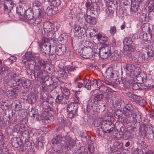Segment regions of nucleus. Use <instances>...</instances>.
Returning a JSON list of instances; mask_svg holds the SVG:
<instances>
[{"mask_svg":"<svg viewBox=\"0 0 154 154\" xmlns=\"http://www.w3.org/2000/svg\"><path fill=\"white\" fill-rule=\"evenodd\" d=\"M152 49H153V47L151 45L148 46L146 48L147 55L149 57H152L153 56L154 53Z\"/></svg>","mask_w":154,"mask_h":154,"instance_id":"79ce46f5","label":"nucleus"},{"mask_svg":"<svg viewBox=\"0 0 154 154\" xmlns=\"http://www.w3.org/2000/svg\"><path fill=\"white\" fill-rule=\"evenodd\" d=\"M137 58L135 59L136 60V61L138 62H142L143 60V56L141 54H139V55H137Z\"/></svg>","mask_w":154,"mask_h":154,"instance_id":"e2e57ef3","label":"nucleus"},{"mask_svg":"<svg viewBox=\"0 0 154 154\" xmlns=\"http://www.w3.org/2000/svg\"><path fill=\"white\" fill-rule=\"evenodd\" d=\"M41 91L44 92L45 94L48 93L49 89L48 87H42Z\"/></svg>","mask_w":154,"mask_h":154,"instance_id":"338daca9","label":"nucleus"},{"mask_svg":"<svg viewBox=\"0 0 154 154\" xmlns=\"http://www.w3.org/2000/svg\"><path fill=\"white\" fill-rule=\"evenodd\" d=\"M31 133H32L33 135L36 136L39 134L40 131L39 130L33 129L32 131L31 130Z\"/></svg>","mask_w":154,"mask_h":154,"instance_id":"680f3d73","label":"nucleus"},{"mask_svg":"<svg viewBox=\"0 0 154 154\" xmlns=\"http://www.w3.org/2000/svg\"><path fill=\"white\" fill-rule=\"evenodd\" d=\"M26 11L24 9L23 7H17L16 8V12L17 14L20 16L23 17L25 15Z\"/></svg>","mask_w":154,"mask_h":154,"instance_id":"4c0bfd02","label":"nucleus"},{"mask_svg":"<svg viewBox=\"0 0 154 154\" xmlns=\"http://www.w3.org/2000/svg\"><path fill=\"white\" fill-rule=\"evenodd\" d=\"M148 11H150V13L149 14V15L150 17L152 18V16H151V14H152L153 13L154 14V12L152 11L154 10V0H152V1L151 2V3L150 4V5L148 7Z\"/></svg>","mask_w":154,"mask_h":154,"instance_id":"de8ad7c7","label":"nucleus"},{"mask_svg":"<svg viewBox=\"0 0 154 154\" xmlns=\"http://www.w3.org/2000/svg\"><path fill=\"white\" fill-rule=\"evenodd\" d=\"M66 47L63 45H59L55 47V52L58 56H60L64 54L66 52Z\"/></svg>","mask_w":154,"mask_h":154,"instance_id":"6ab92c4d","label":"nucleus"},{"mask_svg":"<svg viewBox=\"0 0 154 154\" xmlns=\"http://www.w3.org/2000/svg\"><path fill=\"white\" fill-rule=\"evenodd\" d=\"M130 84V86L131 87H139V85L137 83H136L134 81H129V82Z\"/></svg>","mask_w":154,"mask_h":154,"instance_id":"052dcab7","label":"nucleus"},{"mask_svg":"<svg viewBox=\"0 0 154 154\" xmlns=\"http://www.w3.org/2000/svg\"><path fill=\"white\" fill-rule=\"evenodd\" d=\"M104 91L103 92L106 94V98L107 100L114 107H116L117 106L121 105L122 100L118 97L116 92L113 91L110 87H104Z\"/></svg>","mask_w":154,"mask_h":154,"instance_id":"f257e3e1","label":"nucleus"},{"mask_svg":"<svg viewBox=\"0 0 154 154\" xmlns=\"http://www.w3.org/2000/svg\"><path fill=\"white\" fill-rule=\"evenodd\" d=\"M86 30L83 27L80 26H76L74 29V35L78 37L82 36L84 35Z\"/></svg>","mask_w":154,"mask_h":154,"instance_id":"aec40b11","label":"nucleus"},{"mask_svg":"<svg viewBox=\"0 0 154 154\" xmlns=\"http://www.w3.org/2000/svg\"><path fill=\"white\" fill-rule=\"evenodd\" d=\"M103 97V95L102 94H99L95 96L93 100L94 102H97L100 100Z\"/></svg>","mask_w":154,"mask_h":154,"instance_id":"6e6d98bb","label":"nucleus"},{"mask_svg":"<svg viewBox=\"0 0 154 154\" xmlns=\"http://www.w3.org/2000/svg\"><path fill=\"white\" fill-rule=\"evenodd\" d=\"M128 96L131 100L135 101L139 105L143 106L144 102H145V100L142 97L130 93H129Z\"/></svg>","mask_w":154,"mask_h":154,"instance_id":"dca6fc26","label":"nucleus"},{"mask_svg":"<svg viewBox=\"0 0 154 154\" xmlns=\"http://www.w3.org/2000/svg\"><path fill=\"white\" fill-rule=\"evenodd\" d=\"M140 21H141L143 23H145L147 22V15L146 14L143 13L140 15Z\"/></svg>","mask_w":154,"mask_h":154,"instance_id":"09e8293b","label":"nucleus"},{"mask_svg":"<svg viewBox=\"0 0 154 154\" xmlns=\"http://www.w3.org/2000/svg\"><path fill=\"white\" fill-rule=\"evenodd\" d=\"M115 73L116 72L115 71H111L109 69L107 70L106 72V74L108 77L109 78H114V80L117 76V74Z\"/></svg>","mask_w":154,"mask_h":154,"instance_id":"c9c22d12","label":"nucleus"},{"mask_svg":"<svg viewBox=\"0 0 154 154\" xmlns=\"http://www.w3.org/2000/svg\"><path fill=\"white\" fill-rule=\"evenodd\" d=\"M25 17L26 19L28 20H32L34 17L33 11L32 8H28L25 12Z\"/></svg>","mask_w":154,"mask_h":154,"instance_id":"393cba45","label":"nucleus"},{"mask_svg":"<svg viewBox=\"0 0 154 154\" xmlns=\"http://www.w3.org/2000/svg\"><path fill=\"white\" fill-rule=\"evenodd\" d=\"M47 13L49 15H52L55 13V12L58 10V8L57 7H54L52 6L48 7L47 8Z\"/></svg>","mask_w":154,"mask_h":154,"instance_id":"473e14b6","label":"nucleus"},{"mask_svg":"<svg viewBox=\"0 0 154 154\" xmlns=\"http://www.w3.org/2000/svg\"><path fill=\"white\" fill-rule=\"evenodd\" d=\"M66 139V135L64 136L62 134H59L52 139V143L54 145L53 147L55 152H60L64 146V143Z\"/></svg>","mask_w":154,"mask_h":154,"instance_id":"39448f33","label":"nucleus"},{"mask_svg":"<svg viewBox=\"0 0 154 154\" xmlns=\"http://www.w3.org/2000/svg\"><path fill=\"white\" fill-rule=\"evenodd\" d=\"M134 48L133 45L125 46L124 47L123 53L125 55H128L134 51Z\"/></svg>","mask_w":154,"mask_h":154,"instance_id":"a878e982","label":"nucleus"},{"mask_svg":"<svg viewBox=\"0 0 154 154\" xmlns=\"http://www.w3.org/2000/svg\"><path fill=\"white\" fill-rule=\"evenodd\" d=\"M8 4L7 3V2L6 1H5L4 3V9L5 11H8V10H9L8 6H9L10 4L8 3Z\"/></svg>","mask_w":154,"mask_h":154,"instance_id":"69168bd1","label":"nucleus"},{"mask_svg":"<svg viewBox=\"0 0 154 154\" xmlns=\"http://www.w3.org/2000/svg\"><path fill=\"white\" fill-rule=\"evenodd\" d=\"M141 134L148 139L152 140L154 139V125L152 124L141 125L139 128Z\"/></svg>","mask_w":154,"mask_h":154,"instance_id":"20e7f679","label":"nucleus"},{"mask_svg":"<svg viewBox=\"0 0 154 154\" xmlns=\"http://www.w3.org/2000/svg\"><path fill=\"white\" fill-rule=\"evenodd\" d=\"M37 92L35 91L34 93L32 92L31 94L28 96V99L31 103H33L36 102Z\"/></svg>","mask_w":154,"mask_h":154,"instance_id":"a19ab883","label":"nucleus"},{"mask_svg":"<svg viewBox=\"0 0 154 154\" xmlns=\"http://www.w3.org/2000/svg\"><path fill=\"white\" fill-rule=\"evenodd\" d=\"M58 76L60 78H63L64 76L66 77L67 74L63 69H61L58 71Z\"/></svg>","mask_w":154,"mask_h":154,"instance_id":"864d4df0","label":"nucleus"},{"mask_svg":"<svg viewBox=\"0 0 154 154\" xmlns=\"http://www.w3.org/2000/svg\"><path fill=\"white\" fill-rule=\"evenodd\" d=\"M56 102L58 104H67L69 101L65 99L63 95L58 94L55 99Z\"/></svg>","mask_w":154,"mask_h":154,"instance_id":"412c9836","label":"nucleus"},{"mask_svg":"<svg viewBox=\"0 0 154 154\" xmlns=\"http://www.w3.org/2000/svg\"><path fill=\"white\" fill-rule=\"evenodd\" d=\"M48 41V39L44 37L42 38L41 43H38V47L41 51H44L43 52L45 54L47 53H48L51 50V45L48 43H46Z\"/></svg>","mask_w":154,"mask_h":154,"instance_id":"9b49d317","label":"nucleus"},{"mask_svg":"<svg viewBox=\"0 0 154 154\" xmlns=\"http://www.w3.org/2000/svg\"><path fill=\"white\" fill-rule=\"evenodd\" d=\"M43 29L46 33L51 32L52 33L57 31L59 27L56 26L55 27L54 24L48 21L44 22Z\"/></svg>","mask_w":154,"mask_h":154,"instance_id":"f8f14e48","label":"nucleus"},{"mask_svg":"<svg viewBox=\"0 0 154 154\" xmlns=\"http://www.w3.org/2000/svg\"><path fill=\"white\" fill-rule=\"evenodd\" d=\"M123 42L124 44H125L126 46L131 45L132 44L133 41L131 38L126 37L124 39Z\"/></svg>","mask_w":154,"mask_h":154,"instance_id":"c03bdc74","label":"nucleus"},{"mask_svg":"<svg viewBox=\"0 0 154 154\" xmlns=\"http://www.w3.org/2000/svg\"><path fill=\"white\" fill-rule=\"evenodd\" d=\"M82 148L84 149V147L81 146L79 144H75L74 147L72 148V151L73 153H76L78 154L80 152Z\"/></svg>","mask_w":154,"mask_h":154,"instance_id":"f704fd0d","label":"nucleus"},{"mask_svg":"<svg viewBox=\"0 0 154 154\" xmlns=\"http://www.w3.org/2000/svg\"><path fill=\"white\" fill-rule=\"evenodd\" d=\"M96 133L97 134L98 136L99 137H102L103 136V131L102 130V129L101 128V127L98 128L96 131Z\"/></svg>","mask_w":154,"mask_h":154,"instance_id":"5fc2aeb1","label":"nucleus"},{"mask_svg":"<svg viewBox=\"0 0 154 154\" xmlns=\"http://www.w3.org/2000/svg\"><path fill=\"white\" fill-rule=\"evenodd\" d=\"M100 57L102 59H107L110 55V48L108 46L103 47L98 49Z\"/></svg>","mask_w":154,"mask_h":154,"instance_id":"ddd939ff","label":"nucleus"},{"mask_svg":"<svg viewBox=\"0 0 154 154\" xmlns=\"http://www.w3.org/2000/svg\"><path fill=\"white\" fill-rule=\"evenodd\" d=\"M79 101L74 102L71 103L69 104L67 107V111H71L73 112V113H76L78 108V103Z\"/></svg>","mask_w":154,"mask_h":154,"instance_id":"a211bd4d","label":"nucleus"},{"mask_svg":"<svg viewBox=\"0 0 154 154\" xmlns=\"http://www.w3.org/2000/svg\"><path fill=\"white\" fill-rule=\"evenodd\" d=\"M111 121L104 120L102 118H99L95 120L94 124L95 126L97 127L101 125V128L102 129L104 133H109L115 129V126L112 124Z\"/></svg>","mask_w":154,"mask_h":154,"instance_id":"7ed1b4c3","label":"nucleus"},{"mask_svg":"<svg viewBox=\"0 0 154 154\" xmlns=\"http://www.w3.org/2000/svg\"><path fill=\"white\" fill-rule=\"evenodd\" d=\"M94 100H89L88 101L87 105V111L88 112H89L90 110L92 109H93L94 105H95V103Z\"/></svg>","mask_w":154,"mask_h":154,"instance_id":"ea45409f","label":"nucleus"},{"mask_svg":"<svg viewBox=\"0 0 154 154\" xmlns=\"http://www.w3.org/2000/svg\"><path fill=\"white\" fill-rule=\"evenodd\" d=\"M42 102V107L43 111L48 112L50 111H51V104L47 101H43Z\"/></svg>","mask_w":154,"mask_h":154,"instance_id":"cd10ccee","label":"nucleus"},{"mask_svg":"<svg viewBox=\"0 0 154 154\" xmlns=\"http://www.w3.org/2000/svg\"><path fill=\"white\" fill-rule=\"evenodd\" d=\"M133 65L132 64L128 63L124 66L123 68L126 73L128 74H131L133 72Z\"/></svg>","mask_w":154,"mask_h":154,"instance_id":"c756f323","label":"nucleus"},{"mask_svg":"<svg viewBox=\"0 0 154 154\" xmlns=\"http://www.w3.org/2000/svg\"><path fill=\"white\" fill-rule=\"evenodd\" d=\"M109 32L112 35H114L116 33V28L115 26L110 28Z\"/></svg>","mask_w":154,"mask_h":154,"instance_id":"4d7b16f0","label":"nucleus"},{"mask_svg":"<svg viewBox=\"0 0 154 154\" xmlns=\"http://www.w3.org/2000/svg\"><path fill=\"white\" fill-rule=\"evenodd\" d=\"M35 57L31 52H27L23 56V58L27 61H31V63H32V61L33 60Z\"/></svg>","mask_w":154,"mask_h":154,"instance_id":"2f4dec72","label":"nucleus"},{"mask_svg":"<svg viewBox=\"0 0 154 154\" xmlns=\"http://www.w3.org/2000/svg\"><path fill=\"white\" fill-rule=\"evenodd\" d=\"M15 129L16 131L20 134V139L25 141H28L30 138L31 130L26 128L23 124H21L20 126L17 125L15 126Z\"/></svg>","mask_w":154,"mask_h":154,"instance_id":"0eeeda50","label":"nucleus"},{"mask_svg":"<svg viewBox=\"0 0 154 154\" xmlns=\"http://www.w3.org/2000/svg\"><path fill=\"white\" fill-rule=\"evenodd\" d=\"M132 116L134 122H140L142 120L140 113L138 111L137 112L135 110Z\"/></svg>","mask_w":154,"mask_h":154,"instance_id":"bb28decb","label":"nucleus"},{"mask_svg":"<svg viewBox=\"0 0 154 154\" xmlns=\"http://www.w3.org/2000/svg\"><path fill=\"white\" fill-rule=\"evenodd\" d=\"M7 3L8 4V3L10 4L9 6H8L9 10H11L12 9L14 5H15L14 4L13 2L10 0L6 1Z\"/></svg>","mask_w":154,"mask_h":154,"instance_id":"13d9d810","label":"nucleus"},{"mask_svg":"<svg viewBox=\"0 0 154 154\" xmlns=\"http://www.w3.org/2000/svg\"><path fill=\"white\" fill-rule=\"evenodd\" d=\"M88 14H86L84 16L85 21L90 25H94L96 24L97 21L96 19L94 17H92L89 15Z\"/></svg>","mask_w":154,"mask_h":154,"instance_id":"5701e85b","label":"nucleus"},{"mask_svg":"<svg viewBox=\"0 0 154 154\" xmlns=\"http://www.w3.org/2000/svg\"><path fill=\"white\" fill-rule=\"evenodd\" d=\"M13 104L14 105V107L15 111H17L20 109L21 104L19 102L17 101H15L13 103Z\"/></svg>","mask_w":154,"mask_h":154,"instance_id":"603ef678","label":"nucleus"},{"mask_svg":"<svg viewBox=\"0 0 154 154\" xmlns=\"http://www.w3.org/2000/svg\"><path fill=\"white\" fill-rule=\"evenodd\" d=\"M18 87H15V88H13V87H8L5 91L3 90L0 91V95L2 94H4L5 92L6 93L8 97L10 99H13L17 95V89Z\"/></svg>","mask_w":154,"mask_h":154,"instance_id":"4468645a","label":"nucleus"},{"mask_svg":"<svg viewBox=\"0 0 154 154\" xmlns=\"http://www.w3.org/2000/svg\"><path fill=\"white\" fill-rule=\"evenodd\" d=\"M86 8V14L95 15L100 12V7L96 3L87 2L85 5Z\"/></svg>","mask_w":154,"mask_h":154,"instance_id":"6e6552de","label":"nucleus"},{"mask_svg":"<svg viewBox=\"0 0 154 154\" xmlns=\"http://www.w3.org/2000/svg\"><path fill=\"white\" fill-rule=\"evenodd\" d=\"M135 111L133 106L131 104H127L123 109L122 114L128 118H130Z\"/></svg>","mask_w":154,"mask_h":154,"instance_id":"2eb2a0df","label":"nucleus"},{"mask_svg":"<svg viewBox=\"0 0 154 154\" xmlns=\"http://www.w3.org/2000/svg\"><path fill=\"white\" fill-rule=\"evenodd\" d=\"M131 129H129L130 131L126 132L125 134V137L128 139L133 138L134 134L132 133L136 131V128L134 126H131Z\"/></svg>","mask_w":154,"mask_h":154,"instance_id":"b1692460","label":"nucleus"},{"mask_svg":"<svg viewBox=\"0 0 154 154\" xmlns=\"http://www.w3.org/2000/svg\"><path fill=\"white\" fill-rule=\"evenodd\" d=\"M81 79V78L80 76H77L74 80L73 84L74 86L76 87H82V83L81 82H80L79 81Z\"/></svg>","mask_w":154,"mask_h":154,"instance_id":"49530a36","label":"nucleus"},{"mask_svg":"<svg viewBox=\"0 0 154 154\" xmlns=\"http://www.w3.org/2000/svg\"><path fill=\"white\" fill-rule=\"evenodd\" d=\"M76 67L75 66H69L68 67V69L69 71H72L76 70Z\"/></svg>","mask_w":154,"mask_h":154,"instance_id":"774afa93","label":"nucleus"},{"mask_svg":"<svg viewBox=\"0 0 154 154\" xmlns=\"http://www.w3.org/2000/svg\"><path fill=\"white\" fill-rule=\"evenodd\" d=\"M88 45H86L82 48L80 51L82 52V57L86 58H92L94 54L93 44L90 42H87Z\"/></svg>","mask_w":154,"mask_h":154,"instance_id":"1a4fd4ad","label":"nucleus"},{"mask_svg":"<svg viewBox=\"0 0 154 154\" xmlns=\"http://www.w3.org/2000/svg\"><path fill=\"white\" fill-rule=\"evenodd\" d=\"M62 93L65 96V99L68 100L70 97V93L69 91L66 87H60Z\"/></svg>","mask_w":154,"mask_h":154,"instance_id":"72a5a7b5","label":"nucleus"},{"mask_svg":"<svg viewBox=\"0 0 154 154\" xmlns=\"http://www.w3.org/2000/svg\"><path fill=\"white\" fill-rule=\"evenodd\" d=\"M66 141L65 143V147L67 149H71L74 147L76 143V141L73 139L69 135H66Z\"/></svg>","mask_w":154,"mask_h":154,"instance_id":"f3484780","label":"nucleus"},{"mask_svg":"<svg viewBox=\"0 0 154 154\" xmlns=\"http://www.w3.org/2000/svg\"><path fill=\"white\" fill-rule=\"evenodd\" d=\"M32 62V63H31L30 64L33 66L34 70L32 71L31 73L35 72V73H37L38 72L44 70L42 69L45 68L46 63L44 60L38 56H35Z\"/></svg>","mask_w":154,"mask_h":154,"instance_id":"423d86ee","label":"nucleus"},{"mask_svg":"<svg viewBox=\"0 0 154 154\" xmlns=\"http://www.w3.org/2000/svg\"><path fill=\"white\" fill-rule=\"evenodd\" d=\"M19 74L13 72L11 71L9 72L8 77L10 76L9 79L12 80V86L11 87H30L31 85L30 81L29 80H25L23 78H20L19 77Z\"/></svg>","mask_w":154,"mask_h":154,"instance_id":"f03ea898","label":"nucleus"},{"mask_svg":"<svg viewBox=\"0 0 154 154\" xmlns=\"http://www.w3.org/2000/svg\"><path fill=\"white\" fill-rule=\"evenodd\" d=\"M138 5H134V3L131 6V11L133 16L136 17H137L138 14H139L141 12V9L138 8Z\"/></svg>","mask_w":154,"mask_h":154,"instance_id":"4be33fe9","label":"nucleus"},{"mask_svg":"<svg viewBox=\"0 0 154 154\" xmlns=\"http://www.w3.org/2000/svg\"><path fill=\"white\" fill-rule=\"evenodd\" d=\"M9 105L5 102H0V107L3 110H6L8 109Z\"/></svg>","mask_w":154,"mask_h":154,"instance_id":"8fccbe9b","label":"nucleus"},{"mask_svg":"<svg viewBox=\"0 0 154 154\" xmlns=\"http://www.w3.org/2000/svg\"><path fill=\"white\" fill-rule=\"evenodd\" d=\"M58 123L57 125L59 128L63 127L65 125V121L64 119L62 118L58 119Z\"/></svg>","mask_w":154,"mask_h":154,"instance_id":"3c124183","label":"nucleus"},{"mask_svg":"<svg viewBox=\"0 0 154 154\" xmlns=\"http://www.w3.org/2000/svg\"><path fill=\"white\" fill-rule=\"evenodd\" d=\"M139 38L142 40L148 41L151 38V35L149 33H145L143 32L140 33L139 35Z\"/></svg>","mask_w":154,"mask_h":154,"instance_id":"c85d7f7f","label":"nucleus"},{"mask_svg":"<svg viewBox=\"0 0 154 154\" xmlns=\"http://www.w3.org/2000/svg\"><path fill=\"white\" fill-rule=\"evenodd\" d=\"M41 3L38 0H35L32 4L33 7H38L41 6Z\"/></svg>","mask_w":154,"mask_h":154,"instance_id":"bf43d9fd","label":"nucleus"},{"mask_svg":"<svg viewBox=\"0 0 154 154\" xmlns=\"http://www.w3.org/2000/svg\"><path fill=\"white\" fill-rule=\"evenodd\" d=\"M133 72L132 73L133 74L137 77L140 75L141 70L139 67L138 66H135L134 65L133 66Z\"/></svg>","mask_w":154,"mask_h":154,"instance_id":"37998d69","label":"nucleus"},{"mask_svg":"<svg viewBox=\"0 0 154 154\" xmlns=\"http://www.w3.org/2000/svg\"><path fill=\"white\" fill-rule=\"evenodd\" d=\"M68 113L67 115V117L69 118H73L76 113H73V112L71 111H68Z\"/></svg>","mask_w":154,"mask_h":154,"instance_id":"0e129e2a","label":"nucleus"},{"mask_svg":"<svg viewBox=\"0 0 154 154\" xmlns=\"http://www.w3.org/2000/svg\"><path fill=\"white\" fill-rule=\"evenodd\" d=\"M110 59L112 60L116 61L119 60L120 56L118 51H116L111 54Z\"/></svg>","mask_w":154,"mask_h":154,"instance_id":"58836bf2","label":"nucleus"},{"mask_svg":"<svg viewBox=\"0 0 154 154\" xmlns=\"http://www.w3.org/2000/svg\"><path fill=\"white\" fill-rule=\"evenodd\" d=\"M29 115L31 117L36 118H37L38 117V112L37 109L35 107L32 108L30 111L29 112Z\"/></svg>","mask_w":154,"mask_h":154,"instance_id":"e433bc0d","label":"nucleus"},{"mask_svg":"<svg viewBox=\"0 0 154 154\" xmlns=\"http://www.w3.org/2000/svg\"><path fill=\"white\" fill-rule=\"evenodd\" d=\"M100 82V80L97 81V80L93 79L91 81H88V82L85 83V85L84 87H90L91 86H98V84Z\"/></svg>","mask_w":154,"mask_h":154,"instance_id":"7c9ffc66","label":"nucleus"},{"mask_svg":"<svg viewBox=\"0 0 154 154\" xmlns=\"http://www.w3.org/2000/svg\"><path fill=\"white\" fill-rule=\"evenodd\" d=\"M60 3V0H51L49 5H51V6L57 8V7L59 5Z\"/></svg>","mask_w":154,"mask_h":154,"instance_id":"a18cd8bd","label":"nucleus"},{"mask_svg":"<svg viewBox=\"0 0 154 154\" xmlns=\"http://www.w3.org/2000/svg\"><path fill=\"white\" fill-rule=\"evenodd\" d=\"M30 75L31 78L33 79H37L38 80L44 81H48L49 78V76L47 75L45 70L37 72V73H35V72L31 73Z\"/></svg>","mask_w":154,"mask_h":154,"instance_id":"9d476101","label":"nucleus"}]
</instances>
